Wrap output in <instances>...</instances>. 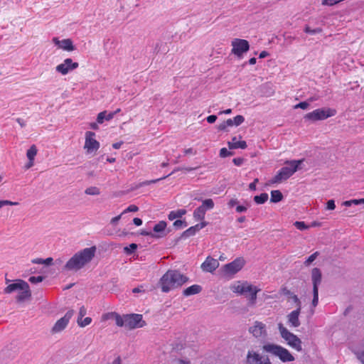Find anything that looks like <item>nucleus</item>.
<instances>
[{"instance_id": "obj_3", "label": "nucleus", "mask_w": 364, "mask_h": 364, "mask_svg": "<svg viewBox=\"0 0 364 364\" xmlns=\"http://www.w3.org/2000/svg\"><path fill=\"white\" fill-rule=\"evenodd\" d=\"M188 279L176 270L167 271L160 279V285L163 292L169 291L182 286Z\"/></svg>"}, {"instance_id": "obj_33", "label": "nucleus", "mask_w": 364, "mask_h": 364, "mask_svg": "<svg viewBox=\"0 0 364 364\" xmlns=\"http://www.w3.org/2000/svg\"><path fill=\"white\" fill-rule=\"evenodd\" d=\"M85 193L87 195H90V196H98L100 193V191L97 187L91 186V187L87 188L85 191Z\"/></svg>"}, {"instance_id": "obj_60", "label": "nucleus", "mask_w": 364, "mask_h": 364, "mask_svg": "<svg viewBox=\"0 0 364 364\" xmlns=\"http://www.w3.org/2000/svg\"><path fill=\"white\" fill-rule=\"evenodd\" d=\"M123 142L122 141H119V142H116V143H114L112 144V147L115 149H120L122 145Z\"/></svg>"}, {"instance_id": "obj_56", "label": "nucleus", "mask_w": 364, "mask_h": 364, "mask_svg": "<svg viewBox=\"0 0 364 364\" xmlns=\"http://www.w3.org/2000/svg\"><path fill=\"white\" fill-rule=\"evenodd\" d=\"M144 289L143 288V287H136V288H134L132 289V292L134 294H136V293H139V292H144Z\"/></svg>"}, {"instance_id": "obj_44", "label": "nucleus", "mask_w": 364, "mask_h": 364, "mask_svg": "<svg viewBox=\"0 0 364 364\" xmlns=\"http://www.w3.org/2000/svg\"><path fill=\"white\" fill-rule=\"evenodd\" d=\"M138 207L135 205H130L128 206L122 213V214H124L129 212H136L138 210Z\"/></svg>"}, {"instance_id": "obj_22", "label": "nucleus", "mask_w": 364, "mask_h": 364, "mask_svg": "<svg viewBox=\"0 0 364 364\" xmlns=\"http://www.w3.org/2000/svg\"><path fill=\"white\" fill-rule=\"evenodd\" d=\"M107 320H114L117 326L121 324V316L117 312H108L102 314L101 321L105 322Z\"/></svg>"}, {"instance_id": "obj_28", "label": "nucleus", "mask_w": 364, "mask_h": 364, "mask_svg": "<svg viewBox=\"0 0 364 364\" xmlns=\"http://www.w3.org/2000/svg\"><path fill=\"white\" fill-rule=\"evenodd\" d=\"M206 211L200 205L193 212V218L196 220H203L205 218Z\"/></svg>"}, {"instance_id": "obj_1", "label": "nucleus", "mask_w": 364, "mask_h": 364, "mask_svg": "<svg viewBox=\"0 0 364 364\" xmlns=\"http://www.w3.org/2000/svg\"><path fill=\"white\" fill-rule=\"evenodd\" d=\"M96 251V247L92 246L77 252L66 262L64 266V269L66 271L77 272L82 269L92 260L95 256Z\"/></svg>"}, {"instance_id": "obj_8", "label": "nucleus", "mask_w": 364, "mask_h": 364, "mask_svg": "<svg viewBox=\"0 0 364 364\" xmlns=\"http://www.w3.org/2000/svg\"><path fill=\"white\" fill-rule=\"evenodd\" d=\"M121 324L119 327H125L129 329L141 328L145 325L142 315L137 314H124L121 316Z\"/></svg>"}, {"instance_id": "obj_16", "label": "nucleus", "mask_w": 364, "mask_h": 364, "mask_svg": "<svg viewBox=\"0 0 364 364\" xmlns=\"http://www.w3.org/2000/svg\"><path fill=\"white\" fill-rule=\"evenodd\" d=\"M249 331L255 338H264L267 336L266 325L257 321L250 327Z\"/></svg>"}, {"instance_id": "obj_58", "label": "nucleus", "mask_w": 364, "mask_h": 364, "mask_svg": "<svg viewBox=\"0 0 364 364\" xmlns=\"http://www.w3.org/2000/svg\"><path fill=\"white\" fill-rule=\"evenodd\" d=\"M122 215H119L116 217H114L113 218H112L111 220V223L112 224H116L120 219H121V217H122Z\"/></svg>"}, {"instance_id": "obj_46", "label": "nucleus", "mask_w": 364, "mask_h": 364, "mask_svg": "<svg viewBox=\"0 0 364 364\" xmlns=\"http://www.w3.org/2000/svg\"><path fill=\"white\" fill-rule=\"evenodd\" d=\"M309 106V104L307 102H301L298 104H296L294 106V109H306Z\"/></svg>"}, {"instance_id": "obj_43", "label": "nucleus", "mask_w": 364, "mask_h": 364, "mask_svg": "<svg viewBox=\"0 0 364 364\" xmlns=\"http://www.w3.org/2000/svg\"><path fill=\"white\" fill-rule=\"evenodd\" d=\"M231 155H232V153L228 151L226 148H222L220 151V156L222 158H225Z\"/></svg>"}, {"instance_id": "obj_57", "label": "nucleus", "mask_w": 364, "mask_h": 364, "mask_svg": "<svg viewBox=\"0 0 364 364\" xmlns=\"http://www.w3.org/2000/svg\"><path fill=\"white\" fill-rule=\"evenodd\" d=\"M185 154H196V151L193 150L192 148H188L184 150Z\"/></svg>"}, {"instance_id": "obj_42", "label": "nucleus", "mask_w": 364, "mask_h": 364, "mask_svg": "<svg viewBox=\"0 0 364 364\" xmlns=\"http://www.w3.org/2000/svg\"><path fill=\"white\" fill-rule=\"evenodd\" d=\"M245 121V118L242 115H237L233 118L234 124L235 126H239L242 124Z\"/></svg>"}, {"instance_id": "obj_2", "label": "nucleus", "mask_w": 364, "mask_h": 364, "mask_svg": "<svg viewBox=\"0 0 364 364\" xmlns=\"http://www.w3.org/2000/svg\"><path fill=\"white\" fill-rule=\"evenodd\" d=\"M230 289L235 294L245 296L251 305H255L257 294L261 289L247 281H235L230 286Z\"/></svg>"}, {"instance_id": "obj_6", "label": "nucleus", "mask_w": 364, "mask_h": 364, "mask_svg": "<svg viewBox=\"0 0 364 364\" xmlns=\"http://www.w3.org/2000/svg\"><path fill=\"white\" fill-rule=\"evenodd\" d=\"M262 349L266 353L278 357L284 363L294 361L295 359L287 348L279 345L267 343L263 346Z\"/></svg>"}, {"instance_id": "obj_21", "label": "nucleus", "mask_w": 364, "mask_h": 364, "mask_svg": "<svg viewBox=\"0 0 364 364\" xmlns=\"http://www.w3.org/2000/svg\"><path fill=\"white\" fill-rule=\"evenodd\" d=\"M228 147L230 149H244L247 148V143L245 141L237 140V138L234 136L232 138L230 141H228Z\"/></svg>"}, {"instance_id": "obj_5", "label": "nucleus", "mask_w": 364, "mask_h": 364, "mask_svg": "<svg viewBox=\"0 0 364 364\" xmlns=\"http://www.w3.org/2000/svg\"><path fill=\"white\" fill-rule=\"evenodd\" d=\"M304 160H291L285 162L286 166L282 167L278 173L269 180L268 184L280 183L289 178L299 168Z\"/></svg>"}, {"instance_id": "obj_24", "label": "nucleus", "mask_w": 364, "mask_h": 364, "mask_svg": "<svg viewBox=\"0 0 364 364\" xmlns=\"http://www.w3.org/2000/svg\"><path fill=\"white\" fill-rule=\"evenodd\" d=\"M166 228V223L160 221L154 227V237H161L164 235V231Z\"/></svg>"}, {"instance_id": "obj_52", "label": "nucleus", "mask_w": 364, "mask_h": 364, "mask_svg": "<svg viewBox=\"0 0 364 364\" xmlns=\"http://www.w3.org/2000/svg\"><path fill=\"white\" fill-rule=\"evenodd\" d=\"M217 119L216 115H210L206 118V120L208 123L213 124L214 123Z\"/></svg>"}, {"instance_id": "obj_23", "label": "nucleus", "mask_w": 364, "mask_h": 364, "mask_svg": "<svg viewBox=\"0 0 364 364\" xmlns=\"http://www.w3.org/2000/svg\"><path fill=\"white\" fill-rule=\"evenodd\" d=\"M207 225H208L207 222L202 221L200 223L196 224V225L192 226V227L189 228L188 229H187L185 231L184 234L188 237L194 235L197 232H198L199 230H200L201 229H203V228L207 226Z\"/></svg>"}, {"instance_id": "obj_13", "label": "nucleus", "mask_w": 364, "mask_h": 364, "mask_svg": "<svg viewBox=\"0 0 364 364\" xmlns=\"http://www.w3.org/2000/svg\"><path fill=\"white\" fill-rule=\"evenodd\" d=\"M245 264L242 257H237L232 262L225 264L223 269L225 275L232 276L240 271Z\"/></svg>"}, {"instance_id": "obj_20", "label": "nucleus", "mask_w": 364, "mask_h": 364, "mask_svg": "<svg viewBox=\"0 0 364 364\" xmlns=\"http://www.w3.org/2000/svg\"><path fill=\"white\" fill-rule=\"evenodd\" d=\"M301 307L296 308L287 315L288 323L291 327L297 328L300 326L299 314Z\"/></svg>"}, {"instance_id": "obj_45", "label": "nucleus", "mask_w": 364, "mask_h": 364, "mask_svg": "<svg viewBox=\"0 0 364 364\" xmlns=\"http://www.w3.org/2000/svg\"><path fill=\"white\" fill-rule=\"evenodd\" d=\"M43 279V277L42 276H38V277H31L29 278V282L32 284H37L39 282H41Z\"/></svg>"}, {"instance_id": "obj_11", "label": "nucleus", "mask_w": 364, "mask_h": 364, "mask_svg": "<svg viewBox=\"0 0 364 364\" xmlns=\"http://www.w3.org/2000/svg\"><path fill=\"white\" fill-rule=\"evenodd\" d=\"M311 281L313 284L312 307L315 308L318 304V286L321 282V272L319 269L314 268L311 271Z\"/></svg>"}, {"instance_id": "obj_55", "label": "nucleus", "mask_w": 364, "mask_h": 364, "mask_svg": "<svg viewBox=\"0 0 364 364\" xmlns=\"http://www.w3.org/2000/svg\"><path fill=\"white\" fill-rule=\"evenodd\" d=\"M356 355L357 358L362 363V364H364V351L358 352L356 353Z\"/></svg>"}, {"instance_id": "obj_34", "label": "nucleus", "mask_w": 364, "mask_h": 364, "mask_svg": "<svg viewBox=\"0 0 364 364\" xmlns=\"http://www.w3.org/2000/svg\"><path fill=\"white\" fill-rule=\"evenodd\" d=\"M92 322V318L90 317H86L85 318H77V324L80 326V327H85L87 326H88L89 324H90V323Z\"/></svg>"}, {"instance_id": "obj_50", "label": "nucleus", "mask_w": 364, "mask_h": 364, "mask_svg": "<svg viewBox=\"0 0 364 364\" xmlns=\"http://www.w3.org/2000/svg\"><path fill=\"white\" fill-rule=\"evenodd\" d=\"M238 203V200L236 198H232L229 200L228 205L230 208H232L237 205Z\"/></svg>"}, {"instance_id": "obj_35", "label": "nucleus", "mask_w": 364, "mask_h": 364, "mask_svg": "<svg viewBox=\"0 0 364 364\" xmlns=\"http://www.w3.org/2000/svg\"><path fill=\"white\" fill-rule=\"evenodd\" d=\"M173 172L168 174L167 176H163L160 178H157V179H154V180H150V181H145L142 183H141L139 184V186H148V185H150V184H152V183H155L161 180H163V179H165L166 178H167L168 176H171Z\"/></svg>"}, {"instance_id": "obj_51", "label": "nucleus", "mask_w": 364, "mask_h": 364, "mask_svg": "<svg viewBox=\"0 0 364 364\" xmlns=\"http://www.w3.org/2000/svg\"><path fill=\"white\" fill-rule=\"evenodd\" d=\"M352 205L364 204V198L351 200Z\"/></svg>"}, {"instance_id": "obj_61", "label": "nucleus", "mask_w": 364, "mask_h": 364, "mask_svg": "<svg viewBox=\"0 0 364 364\" xmlns=\"http://www.w3.org/2000/svg\"><path fill=\"white\" fill-rule=\"evenodd\" d=\"M269 55V53L267 51L263 50L259 53V58H264Z\"/></svg>"}, {"instance_id": "obj_25", "label": "nucleus", "mask_w": 364, "mask_h": 364, "mask_svg": "<svg viewBox=\"0 0 364 364\" xmlns=\"http://www.w3.org/2000/svg\"><path fill=\"white\" fill-rule=\"evenodd\" d=\"M114 115H115V112L107 113L106 111L101 112L97 115V121L99 124H102L105 120H107V121L111 120L114 117Z\"/></svg>"}, {"instance_id": "obj_15", "label": "nucleus", "mask_w": 364, "mask_h": 364, "mask_svg": "<svg viewBox=\"0 0 364 364\" xmlns=\"http://www.w3.org/2000/svg\"><path fill=\"white\" fill-rule=\"evenodd\" d=\"M73 310L68 311L63 317L58 319L51 329L53 333H57L64 330L70 322V318L73 316Z\"/></svg>"}, {"instance_id": "obj_47", "label": "nucleus", "mask_w": 364, "mask_h": 364, "mask_svg": "<svg viewBox=\"0 0 364 364\" xmlns=\"http://www.w3.org/2000/svg\"><path fill=\"white\" fill-rule=\"evenodd\" d=\"M87 309L84 306H82L79 309L78 318H81V319L86 315Z\"/></svg>"}, {"instance_id": "obj_30", "label": "nucleus", "mask_w": 364, "mask_h": 364, "mask_svg": "<svg viewBox=\"0 0 364 364\" xmlns=\"http://www.w3.org/2000/svg\"><path fill=\"white\" fill-rule=\"evenodd\" d=\"M283 198L282 193L279 190H274L271 191V202L278 203Z\"/></svg>"}, {"instance_id": "obj_31", "label": "nucleus", "mask_w": 364, "mask_h": 364, "mask_svg": "<svg viewBox=\"0 0 364 364\" xmlns=\"http://www.w3.org/2000/svg\"><path fill=\"white\" fill-rule=\"evenodd\" d=\"M214 202L211 198L205 199L202 201V205H200L203 209L207 211L208 210H211L214 208Z\"/></svg>"}, {"instance_id": "obj_37", "label": "nucleus", "mask_w": 364, "mask_h": 364, "mask_svg": "<svg viewBox=\"0 0 364 364\" xmlns=\"http://www.w3.org/2000/svg\"><path fill=\"white\" fill-rule=\"evenodd\" d=\"M294 225L299 230H304L309 228V226L302 221H296Z\"/></svg>"}, {"instance_id": "obj_41", "label": "nucleus", "mask_w": 364, "mask_h": 364, "mask_svg": "<svg viewBox=\"0 0 364 364\" xmlns=\"http://www.w3.org/2000/svg\"><path fill=\"white\" fill-rule=\"evenodd\" d=\"M137 248V245L134 243H132L129 246H127L124 248V252L127 254L132 253Z\"/></svg>"}, {"instance_id": "obj_32", "label": "nucleus", "mask_w": 364, "mask_h": 364, "mask_svg": "<svg viewBox=\"0 0 364 364\" xmlns=\"http://www.w3.org/2000/svg\"><path fill=\"white\" fill-rule=\"evenodd\" d=\"M268 199V194L266 193H262L259 196H255L254 197V200L257 204H263Z\"/></svg>"}, {"instance_id": "obj_26", "label": "nucleus", "mask_w": 364, "mask_h": 364, "mask_svg": "<svg viewBox=\"0 0 364 364\" xmlns=\"http://www.w3.org/2000/svg\"><path fill=\"white\" fill-rule=\"evenodd\" d=\"M202 288L200 285L193 284L188 288L185 289L183 291V294L186 296L194 295L198 294L201 291Z\"/></svg>"}, {"instance_id": "obj_48", "label": "nucleus", "mask_w": 364, "mask_h": 364, "mask_svg": "<svg viewBox=\"0 0 364 364\" xmlns=\"http://www.w3.org/2000/svg\"><path fill=\"white\" fill-rule=\"evenodd\" d=\"M336 208L335 202L333 200H329L326 203V209L328 210H334Z\"/></svg>"}, {"instance_id": "obj_39", "label": "nucleus", "mask_w": 364, "mask_h": 364, "mask_svg": "<svg viewBox=\"0 0 364 364\" xmlns=\"http://www.w3.org/2000/svg\"><path fill=\"white\" fill-rule=\"evenodd\" d=\"M304 31L307 33H310V34H316V33H319L322 31V29L320 28H315V29H311L309 26H306L304 28Z\"/></svg>"}, {"instance_id": "obj_38", "label": "nucleus", "mask_w": 364, "mask_h": 364, "mask_svg": "<svg viewBox=\"0 0 364 364\" xmlns=\"http://www.w3.org/2000/svg\"><path fill=\"white\" fill-rule=\"evenodd\" d=\"M18 202H14L8 200H0V208H1L4 205H18Z\"/></svg>"}, {"instance_id": "obj_27", "label": "nucleus", "mask_w": 364, "mask_h": 364, "mask_svg": "<svg viewBox=\"0 0 364 364\" xmlns=\"http://www.w3.org/2000/svg\"><path fill=\"white\" fill-rule=\"evenodd\" d=\"M186 213V211L184 209H179V210H173V211H171L169 213L168 218V219L170 220H175L176 218H181Z\"/></svg>"}, {"instance_id": "obj_7", "label": "nucleus", "mask_w": 364, "mask_h": 364, "mask_svg": "<svg viewBox=\"0 0 364 364\" xmlns=\"http://www.w3.org/2000/svg\"><path fill=\"white\" fill-rule=\"evenodd\" d=\"M278 329L281 337L287 342L288 346L299 352L302 350V343L297 336L290 332L282 323L278 324Z\"/></svg>"}, {"instance_id": "obj_63", "label": "nucleus", "mask_w": 364, "mask_h": 364, "mask_svg": "<svg viewBox=\"0 0 364 364\" xmlns=\"http://www.w3.org/2000/svg\"><path fill=\"white\" fill-rule=\"evenodd\" d=\"M183 223H184V222H183V221L181 220H176V221L173 223V226H175V227H180V226H181Z\"/></svg>"}, {"instance_id": "obj_54", "label": "nucleus", "mask_w": 364, "mask_h": 364, "mask_svg": "<svg viewBox=\"0 0 364 364\" xmlns=\"http://www.w3.org/2000/svg\"><path fill=\"white\" fill-rule=\"evenodd\" d=\"M291 299L296 303L297 308L301 307V301L296 295H292Z\"/></svg>"}, {"instance_id": "obj_9", "label": "nucleus", "mask_w": 364, "mask_h": 364, "mask_svg": "<svg viewBox=\"0 0 364 364\" xmlns=\"http://www.w3.org/2000/svg\"><path fill=\"white\" fill-rule=\"evenodd\" d=\"M336 110L331 108H320L307 113L304 118L311 121L324 120L336 115Z\"/></svg>"}, {"instance_id": "obj_18", "label": "nucleus", "mask_w": 364, "mask_h": 364, "mask_svg": "<svg viewBox=\"0 0 364 364\" xmlns=\"http://www.w3.org/2000/svg\"><path fill=\"white\" fill-rule=\"evenodd\" d=\"M248 364H272L268 358H264L254 351H249L247 355Z\"/></svg>"}, {"instance_id": "obj_17", "label": "nucleus", "mask_w": 364, "mask_h": 364, "mask_svg": "<svg viewBox=\"0 0 364 364\" xmlns=\"http://www.w3.org/2000/svg\"><path fill=\"white\" fill-rule=\"evenodd\" d=\"M52 41L59 49H62L68 52H71L75 50L73 41L70 38L60 40L58 38L54 37L53 38Z\"/></svg>"}, {"instance_id": "obj_12", "label": "nucleus", "mask_w": 364, "mask_h": 364, "mask_svg": "<svg viewBox=\"0 0 364 364\" xmlns=\"http://www.w3.org/2000/svg\"><path fill=\"white\" fill-rule=\"evenodd\" d=\"M95 133L91 131L85 132L84 149L88 154H95L100 149V144L95 139Z\"/></svg>"}, {"instance_id": "obj_10", "label": "nucleus", "mask_w": 364, "mask_h": 364, "mask_svg": "<svg viewBox=\"0 0 364 364\" xmlns=\"http://www.w3.org/2000/svg\"><path fill=\"white\" fill-rule=\"evenodd\" d=\"M231 53L240 59L242 58L244 53H247L250 49L249 42L247 40L240 38H234L231 41Z\"/></svg>"}, {"instance_id": "obj_4", "label": "nucleus", "mask_w": 364, "mask_h": 364, "mask_svg": "<svg viewBox=\"0 0 364 364\" xmlns=\"http://www.w3.org/2000/svg\"><path fill=\"white\" fill-rule=\"evenodd\" d=\"M11 280L6 279V287L4 289V293L6 294L17 291L18 294L16 299L18 302H23L31 296V292L28 284L22 280L16 279L13 283H10Z\"/></svg>"}, {"instance_id": "obj_19", "label": "nucleus", "mask_w": 364, "mask_h": 364, "mask_svg": "<svg viewBox=\"0 0 364 364\" xmlns=\"http://www.w3.org/2000/svg\"><path fill=\"white\" fill-rule=\"evenodd\" d=\"M219 267L218 259L211 257H206L205 260L201 264V269L205 272H213Z\"/></svg>"}, {"instance_id": "obj_29", "label": "nucleus", "mask_w": 364, "mask_h": 364, "mask_svg": "<svg viewBox=\"0 0 364 364\" xmlns=\"http://www.w3.org/2000/svg\"><path fill=\"white\" fill-rule=\"evenodd\" d=\"M38 149L36 145L33 144L26 151V157L28 161H34L37 155Z\"/></svg>"}, {"instance_id": "obj_53", "label": "nucleus", "mask_w": 364, "mask_h": 364, "mask_svg": "<svg viewBox=\"0 0 364 364\" xmlns=\"http://www.w3.org/2000/svg\"><path fill=\"white\" fill-rule=\"evenodd\" d=\"M247 206H245V205H237L236 207V211L237 213H242V212H245L247 211Z\"/></svg>"}, {"instance_id": "obj_59", "label": "nucleus", "mask_w": 364, "mask_h": 364, "mask_svg": "<svg viewBox=\"0 0 364 364\" xmlns=\"http://www.w3.org/2000/svg\"><path fill=\"white\" fill-rule=\"evenodd\" d=\"M133 222L136 226H140L142 224V220L139 218H134Z\"/></svg>"}, {"instance_id": "obj_64", "label": "nucleus", "mask_w": 364, "mask_h": 364, "mask_svg": "<svg viewBox=\"0 0 364 364\" xmlns=\"http://www.w3.org/2000/svg\"><path fill=\"white\" fill-rule=\"evenodd\" d=\"M34 165V161H28L25 167L26 169L31 168Z\"/></svg>"}, {"instance_id": "obj_36", "label": "nucleus", "mask_w": 364, "mask_h": 364, "mask_svg": "<svg viewBox=\"0 0 364 364\" xmlns=\"http://www.w3.org/2000/svg\"><path fill=\"white\" fill-rule=\"evenodd\" d=\"M173 172L168 174L167 176H163L160 178H157V179H154V180H150V181H145L142 183H141L139 184V186H148V185H150V184H152V183H155L161 180H163V179H165L166 178H167L168 176H171Z\"/></svg>"}, {"instance_id": "obj_14", "label": "nucleus", "mask_w": 364, "mask_h": 364, "mask_svg": "<svg viewBox=\"0 0 364 364\" xmlns=\"http://www.w3.org/2000/svg\"><path fill=\"white\" fill-rule=\"evenodd\" d=\"M78 66V63L73 62L71 58H65L63 63L55 67V70L62 75H65L77 69Z\"/></svg>"}, {"instance_id": "obj_62", "label": "nucleus", "mask_w": 364, "mask_h": 364, "mask_svg": "<svg viewBox=\"0 0 364 364\" xmlns=\"http://www.w3.org/2000/svg\"><path fill=\"white\" fill-rule=\"evenodd\" d=\"M52 262H53V258H51V257H48L46 259H43V264H46V265L51 264Z\"/></svg>"}, {"instance_id": "obj_40", "label": "nucleus", "mask_w": 364, "mask_h": 364, "mask_svg": "<svg viewBox=\"0 0 364 364\" xmlns=\"http://www.w3.org/2000/svg\"><path fill=\"white\" fill-rule=\"evenodd\" d=\"M318 255V252H314V254H312L311 255H310L305 261L304 264L308 266L309 265L311 262H313L317 257V256Z\"/></svg>"}, {"instance_id": "obj_49", "label": "nucleus", "mask_w": 364, "mask_h": 364, "mask_svg": "<svg viewBox=\"0 0 364 364\" xmlns=\"http://www.w3.org/2000/svg\"><path fill=\"white\" fill-rule=\"evenodd\" d=\"M244 160L242 158H235L232 160V162L235 166H240L242 164Z\"/></svg>"}]
</instances>
